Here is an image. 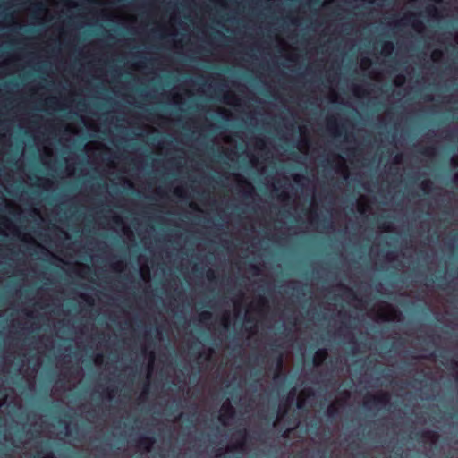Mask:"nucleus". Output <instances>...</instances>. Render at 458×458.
I'll return each instance as SVG.
<instances>
[{"label": "nucleus", "mask_w": 458, "mask_h": 458, "mask_svg": "<svg viewBox=\"0 0 458 458\" xmlns=\"http://www.w3.org/2000/svg\"><path fill=\"white\" fill-rule=\"evenodd\" d=\"M300 179H301V176H300V175H298V174H296V175L293 177V180H294V182H299V180H300Z\"/></svg>", "instance_id": "obj_33"}, {"label": "nucleus", "mask_w": 458, "mask_h": 458, "mask_svg": "<svg viewBox=\"0 0 458 458\" xmlns=\"http://www.w3.org/2000/svg\"><path fill=\"white\" fill-rule=\"evenodd\" d=\"M259 143H260L261 145H263V144H264L263 140H259Z\"/></svg>", "instance_id": "obj_47"}, {"label": "nucleus", "mask_w": 458, "mask_h": 458, "mask_svg": "<svg viewBox=\"0 0 458 458\" xmlns=\"http://www.w3.org/2000/svg\"><path fill=\"white\" fill-rule=\"evenodd\" d=\"M390 403V395L388 393H381L378 394H369L364 400V407L370 409L372 406H385Z\"/></svg>", "instance_id": "obj_1"}, {"label": "nucleus", "mask_w": 458, "mask_h": 458, "mask_svg": "<svg viewBox=\"0 0 458 458\" xmlns=\"http://www.w3.org/2000/svg\"><path fill=\"white\" fill-rule=\"evenodd\" d=\"M36 5H37V7H38V9L43 10V5H42V4H36Z\"/></svg>", "instance_id": "obj_40"}, {"label": "nucleus", "mask_w": 458, "mask_h": 458, "mask_svg": "<svg viewBox=\"0 0 458 458\" xmlns=\"http://www.w3.org/2000/svg\"><path fill=\"white\" fill-rule=\"evenodd\" d=\"M394 453H395V454H396V455L401 456V455H402V454H403V450H402V448H401V447H399V448H397V449L395 450V452H394Z\"/></svg>", "instance_id": "obj_30"}, {"label": "nucleus", "mask_w": 458, "mask_h": 458, "mask_svg": "<svg viewBox=\"0 0 458 458\" xmlns=\"http://www.w3.org/2000/svg\"><path fill=\"white\" fill-rule=\"evenodd\" d=\"M286 413V408L285 407H279V410H278V417L279 418H283Z\"/></svg>", "instance_id": "obj_21"}, {"label": "nucleus", "mask_w": 458, "mask_h": 458, "mask_svg": "<svg viewBox=\"0 0 458 458\" xmlns=\"http://www.w3.org/2000/svg\"><path fill=\"white\" fill-rule=\"evenodd\" d=\"M432 188V182L430 181H423L421 182V189L425 193H428Z\"/></svg>", "instance_id": "obj_15"}, {"label": "nucleus", "mask_w": 458, "mask_h": 458, "mask_svg": "<svg viewBox=\"0 0 458 458\" xmlns=\"http://www.w3.org/2000/svg\"><path fill=\"white\" fill-rule=\"evenodd\" d=\"M65 428H66V434L68 436H71L72 434V429L70 428L69 425L67 423H65Z\"/></svg>", "instance_id": "obj_26"}, {"label": "nucleus", "mask_w": 458, "mask_h": 458, "mask_svg": "<svg viewBox=\"0 0 458 458\" xmlns=\"http://www.w3.org/2000/svg\"><path fill=\"white\" fill-rule=\"evenodd\" d=\"M361 65H362V67H364V68L369 67V65H371V60H370V59H369V58H363V59L361 60Z\"/></svg>", "instance_id": "obj_20"}, {"label": "nucleus", "mask_w": 458, "mask_h": 458, "mask_svg": "<svg viewBox=\"0 0 458 458\" xmlns=\"http://www.w3.org/2000/svg\"><path fill=\"white\" fill-rule=\"evenodd\" d=\"M360 87H355V89H354V92H355V94H357V95H358V94L360 93Z\"/></svg>", "instance_id": "obj_34"}, {"label": "nucleus", "mask_w": 458, "mask_h": 458, "mask_svg": "<svg viewBox=\"0 0 458 458\" xmlns=\"http://www.w3.org/2000/svg\"><path fill=\"white\" fill-rule=\"evenodd\" d=\"M296 406H297L298 409L301 410L304 407V400L303 399H299L297 401Z\"/></svg>", "instance_id": "obj_24"}, {"label": "nucleus", "mask_w": 458, "mask_h": 458, "mask_svg": "<svg viewBox=\"0 0 458 458\" xmlns=\"http://www.w3.org/2000/svg\"><path fill=\"white\" fill-rule=\"evenodd\" d=\"M311 394H313L312 391H311V390H309V391H308V395L310 396V395H311Z\"/></svg>", "instance_id": "obj_46"}, {"label": "nucleus", "mask_w": 458, "mask_h": 458, "mask_svg": "<svg viewBox=\"0 0 458 458\" xmlns=\"http://www.w3.org/2000/svg\"><path fill=\"white\" fill-rule=\"evenodd\" d=\"M231 98H233V95H231V94H228V93H227V94H225V95L224 96V101H225V103H230V99H231Z\"/></svg>", "instance_id": "obj_25"}, {"label": "nucleus", "mask_w": 458, "mask_h": 458, "mask_svg": "<svg viewBox=\"0 0 458 458\" xmlns=\"http://www.w3.org/2000/svg\"><path fill=\"white\" fill-rule=\"evenodd\" d=\"M327 417L330 420L335 419L339 415V409L336 403H331L327 409Z\"/></svg>", "instance_id": "obj_7"}, {"label": "nucleus", "mask_w": 458, "mask_h": 458, "mask_svg": "<svg viewBox=\"0 0 458 458\" xmlns=\"http://www.w3.org/2000/svg\"><path fill=\"white\" fill-rule=\"evenodd\" d=\"M403 82V77H402L401 81L397 82V85H401Z\"/></svg>", "instance_id": "obj_44"}, {"label": "nucleus", "mask_w": 458, "mask_h": 458, "mask_svg": "<svg viewBox=\"0 0 458 458\" xmlns=\"http://www.w3.org/2000/svg\"><path fill=\"white\" fill-rule=\"evenodd\" d=\"M210 318H211V313L208 312V311H202L199 314V320L200 321H207V320H209Z\"/></svg>", "instance_id": "obj_16"}, {"label": "nucleus", "mask_w": 458, "mask_h": 458, "mask_svg": "<svg viewBox=\"0 0 458 458\" xmlns=\"http://www.w3.org/2000/svg\"><path fill=\"white\" fill-rule=\"evenodd\" d=\"M295 393H296V389L295 388H293L290 392H289V394H288V397H294L295 395Z\"/></svg>", "instance_id": "obj_29"}, {"label": "nucleus", "mask_w": 458, "mask_h": 458, "mask_svg": "<svg viewBox=\"0 0 458 458\" xmlns=\"http://www.w3.org/2000/svg\"><path fill=\"white\" fill-rule=\"evenodd\" d=\"M419 152L423 155V156H426V157H432L436 154V148L435 147H432V146H429V147H424V148H421Z\"/></svg>", "instance_id": "obj_10"}, {"label": "nucleus", "mask_w": 458, "mask_h": 458, "mask_svg": "<svg viewBox=\"0 0 458 458\" xmlns=\"http://www.w3.org/2000/svg\"><path fill=\"white\" fill-rule=\"evenodd\" d=\"M437 281H438L437 287L439 289L445 290L446 287L448 286V283L445 282V277L441 276L437 277Z\"/></svg>", "instance_id": "obj_13"}, {"label": "nucleus", "mask_w": 458, "mask_h": 458, "mask_svg": "<svg viewBox=\"0 0 458 458\" xmlns=\"http://www.w3.org/2000/svg\"><path fill=\"white\" fill-rule=\"evenodd\" d=\"M453 164L457 166L458 165V159L453 158Z\"/></svg>", "instance_id": "obj_36"}, {"label": "nucleus", "mask_w": 458, "mask_h": 458, "mask_svg": "<svg viewBox=\"0 0 458 458\" xmlns=\"http://www.w3.org/2000/svg\"><path fill=\"white\" fill-rule=\"evenodd\" d=\"M401 158H402V154H397L394 157V162L395 163H400L401 162Z\"/></svg>", "instance_id": "obj_27"}, {"label": "nucleus", "mask_w": 458, "mask_h": 458, "mask_svg": "<svg viewBox=\"0 0 458 458\" xmlns=\"http://www.w3.org/2000/svg\"><path fill=\"white\" fill-rule=\"evenodd\" d=\"M442 55H443V53L440 50H435L432 53V58H433L434 61L438 60Z\"/></svg>", "instance_id": "obj_18"}, {"label": "nucleus", "mask_w": 458, "mask_h": 458, "mask_svg": "<svg viewBox=\"0 0 458 458\" xmlns=\"http://www.w3.org/2000/svg\"><path fill=\"white\" fill-rule=\"evenodd\" d=\"M216 34H217V35L219 36V38H225V35H224L222 32L217 31V32H216Z\"/></svg>", "instance_id": "obj_35"}, {"label": "nucleus", "mask_w": 458, "mask_h": 458, "mask_svg": "<svg viewBox=\"0 0 458 458\" xmlns=\"http://www.w3.org/2000/svg\"><path fill=\"white\" fill-rule=\"evenodd\" d=\"M224 327H225V328H227V327H228V321H227V319L225 320V323L224 324Z\"/></svg>", "instance_id": "obj_43"}, {"label": "nucleus", "mask_w": 458, "mask_h": 458, "mask_svg": "<svg viewBox=\"0 0 458 458\" xmlns=\"http://www.w3.org/2000/svg\"><path fill=\"white\" fill-rule=\"evenodd\" d=\"M453 182L458 184V172L454 174Z\"/></svg>", "instance_id": "obj_28"}, {"label": "nucleus", "mask_w": 458, "mask_h": 458, "mask_svg": "<svg viewBox=\"0 0 458 458\" xmlns=\"http://www.w3.org/2000/svg\"><path fill=\"white\" fill-rule=\"evenodd\" d=\"M260 303H261V304H265V303H266V301H265L264 299H262V300L260 301Z\"/></svg>", "instance_id": "obj_48"}, {"label": "nucleus", "mask_w": 458, "mask_h": 458, "mask_svg": "<svg viewBox=\"0 0 458 458\" xmlns=\"http://www.w3.org/2000/svg\"><path fill=\"white\" fill-rule=\"evenodd\" d=\"M296 292H297V294L299 295L301 293H300V289H295Z\"/></svg>", "instance_id": "obj_52"}, {"label": "nucleus", "mask_w": 458, "mask_h": 458, "mask_svg": "<svg viewBox=\"0 0 458 458\" xmlns=\"http://www.w3.org/2000/svg\"><path fill=\"white\" fill-rule=\"evenodd\" d=\"M336 127L337 126H336V123H335V120H329L328 121V129L329 130H332V129L336 128Z\"/></svg>", "instance_id": "obj_23"}, {"label": "nucleus", "mask_w": 458, "mask_h": 458, "mask_svg": "<svg viewBox=\"0 0 458 458\" xmlns=\"http://www.w3.org/2000/svg\"><path fill=\"white\" fill-rule=\"evenodd\" d=\"M435 2H439L440 0H434Z\"/></svg>", "instance_id": "obj_54"}, {"label": "nucleus", "mask_w": 458, "mask_h": 458, "mask_svg": "<svg viewBox=\"0 0 458 458\" xmlns=\"http://www.w3.org/2000/svg\"><path fill=\"white\" fill-rule=\"evenodd\" d=\"M383 229H385L386 231H388L389 228L388 227H385V226H382Z\"/></svg>", "instance_id": "obj_50"}, {"label": "nucleus", "mask_w": 458, "mask_h": 458, "mask_svg": "<svg viewBox=\"0 0 458 458\" xmlns=\"http://www.w3.org/2000/svg\"><path fill=\"white\" fill-rule=\"evenodd\" d=\"M328 356L327 350L325 348L318 349L315 352L313 357V364L316 367L322 365V363L326 360Z\"/></svg>", "instance_id": "obj_4"}, {"label": "nucleus", "mask_w": 458, "mask_h": 458, "mask_svg": "<svg viewBox=\"0 0 458 458\" xmlns=\"http://www.w3.org/2000/svg\"><path fill=\"white\" fill-rule=\"evenodd\" d=\"M426 12L429 15V16H432V17H437L439 15V12L437 10V7L435 6H429L426 9Z\"/></svg>", "instance_id": "obj_14"}, {"label": "nucleus", "mask_w": 458, "mask_h": 458, "mask_svg": "<svg viewBox=\"0 0 458 458\" xmlns=\"http://www.w3.org/2000/svg\"><path fill=\"white\" fill-rule=\"evenodd\" d=\"M155 437L153 436H140L137 440V445L145 451H150L151 447L155 444Z\"/></svg>", "instance_id": "obj_3"}, {"label": "nucleus", "mask_w": 458, "mask_h": 458, "mask_svg": "<svg viewBox=\"0 0 458 458\" xmlns=\"http://www.w3.org/2000/svg\"><path fill=\"white\" fill-rule=\"evenodd\" d=\"M288 433H289V430L287 429V430L284 432V437H286V436L288 435Z\"/></svg>", "instance_id": "obj_49"}, {"label": "nucleus", "mask_w": 458, "mask_h": 458, "mask_svg": "<svg viewBox=\"0 0 458 458\" xmlns=\"http://www.w3.org/2000/svg\"><path fill=\"white\" fill-rule=\"evenodd\" d=\"M114 220L115 223H120L121 222V219L118 216H115L114 218Z\"/></svg>", "instance_id": "obj_37"}, {"label": "nucleus", "mask_w": 458, "mask_h": 458, "mask_svg": "<svg viewBox=\"0 0 458 458\" xmlns=\"http://www.w3.org/2000/svg\"><path fill=\"white\" fill-rule=\"evenodd\" d=\"M416 437L417 438L432 439V438H436L437 437V434L435 432H433V431L424 430V431L418 432L416 434Z\"/></svg>", "instance_id": "obj_9"}, {"label": "nucleus", "mask_w": 458, "mask_h": 458, "mask_svg": "<svg viewBox=\"0 0 458 458\" xmlns=\"http://www.w3.org/2000/svg\"><path fill=\"white\" fill-rule=\"evenodd\" d=\"M238 434L241 436V439L237 443V447L242 448L245 445L247 431L244 429L242 431H239Z\"/></svg>", "instance_id": "obj_11"}, {"label": "nucleus", "mask_w": 458, "mask_h": 458, "mask_svg": "<svg viewBox=\"0 0 458 458\" xmlns=\"http://www.w3.org/2000/svg\"><path fill=\"white\" fill-rule=\"evenodd\" d=\"M86 301H87V302H89V304H92V300H91V299H89V298L86 297Z\"/></svg>", "instance_id": "obj_39"}, {"label": "nucleus", "mask_w": 458, "mask_h": 458, "mask_svg": "<svg viewBox=\"0 0 458 458\" xmlns=\"http://www.w3.org/2000/svg\"><path fill=\"white\" fill-rule=\"evenodd\" d=\"M272 352H277V350H276V348H272Z\"/></svg>", "instance_id": "obj_51"}, {"label": "nucleus", "mask_w": 458, "mask_h": 458, "mask_svg": "<svg viewBox=\"0 0 458 458\" xmlns=\"http://www.w3.org/2000/svg\"><path fill=\"white\" fill-rule=\"evenodd\" d=\"M47 103H49V104H54V103H55V99H54V98H51V99H49V101H48Z\"/></svg>", "instance_id": "obj_41"}, {"label": "nucleus", "mask_w": 458, "mask_h": 458, "mask_svg": "<svg viewBox=\"0 0 458 458\" xmlns=\"http://www.w3.org/2000/svg\"><path fill=\"white\" fill-rule=\"evenodd\" d=\"M207 278H208V280H209V281H214V280H216V275H215V272H214V271H212V270H208V271L207 272Z\"/></svg>", "instance_id": "obj_19"}, {"label": "nucleus", "mask_w": 458, "mask_h": 458, "mask_svg": "<svg viewBox=\"0 0 458 458\" xmlns=\"http://www.w3.org/2000/svg\"><path fill=\"white\" fill-rule=\"evenodd\" d=\"M246 320H247L248 322L252 321V319H251L250 317H247V318H246Z\"/></svg>", "instance_id": "obj_45"}, {"label": "nucleus", "mask_w": 458, "mask_h": 458, "mask_svg": "<svg viewBox=\"0 0 458 458\" xmlns=\"http://www.w3.org/2000/svg\"><path fill=\"white\" fill-rule=\"evenodd\" d=\"M242 182L246 184V186L249 188V191H246V196L251 195L253 192V186L251 183L247 180H242Z\"/></svg>", "instance_id": "obj_17"}, {"label": "nucleus", "mask_w": 458, "mask_h": 458, "mask_svg": "<svg viewBox=\"0 0 458 458\" xmlns=\"http://www.w3.org/2000/svg\"><path fill=\"white\" fill-rule=\"evenodd\" d=\"M249 268H250V270H252L255 275H257L259 272V268L253 264H250Z\"/></svg>", "instance_id": "obj_22"}, {"label": "nucleus", "mask_w": 458, "mask_h": 458, "mask_svg": "<svg viewBox=\"0 0 458 458\" xmlns=\"http://www.w3.org/2000/svg\"><path fill=\"white\" fill-rule=\"evenodd\" d=\"M394 49V45L391 41H385L382 45V53L384 55H390Z\"/></svg>", "instance_id": "obj_8"}, {"label": "nucleus", "mask_w": 458, "mask_h": 458, "mask_svg": "<svg viewBox=\"0 0 458 458\" xmlns=\"http://www.w3.org/2000/svg\"><path fill=\"white\" fill-rule=\"evenodd\" d=\"M425 99L428 100V101H430V100H432V98L430 96H426Z\"/></svg>", "instance_id": "obj_38"}, {"label": "nucleus", "mask_w": 458, "mask_h": 458, "mask_svg": "<svg viewBox=\"0 0 458 458\" xmlns=\"http://www.w3.org/2000/svg\"><path fill=\"white\" fill-rule=\"evenodd\" d=\"M34 458H55L53 452L50 449V444L46 442L44 446L37 451Z\"/></svg>", "instance_id": "obj_5"}, {"label": "nucleus", "mask_w": 458, "mask_h": 458, "mask_svg": "<svg viewBox=\"0 0 458 458\" xmlns=\"http://www.w3.org/2000/svg\"><path fill=\"white\" fill-rule=\"evenodd\" d=\"M280 197H281V199H287V198H288V194H287V193H285V192H282V193H281V195H280Z\"/></svg>", "instance_id": "obj_32"}, {"label": "nucleus", "mask_w": 458, "mask_h": 458, "mask_svg": "<svg viewBox=\"0 0 458 458\" xmlns=\"http://www.w3.org/2000/svg\"><path fill=\"white\" fill-rule=\"evenodd\" d=\"M148 385L147 384V385L145 386V387H144V393H146V392L148 391Z\"/></svg>", "instance_id": "obj_42"}, {"label": "nucleus", "mask_w": 458, "mask_h": 458, "mask_svg": "<svg viewBox=\"0 0 458 458\" xmlns=\"http://www.w3.org/2000/svg\"><path fill=\"white\" fill-rule=\"evenodd\" d=\"M415 17H416V15H415V14H413V13H411V14L408 16V18H409V19H411V18H412V23H411V24H412V27H413L415 30H418V29L422 28V26H423L422 22H421L420 20L415 19Z\"/></svg>", "instance_id": "obj_12"}, {"label": "nucleus", "mask_w": 458, "mask_h": 458, "mask_svg": "<svg viewBox=\"0 0 458 458\" xmlns=\"http://www.w3.org/2000/svg\"><path fill=\"white\" fill-rule=\"evenodd\" d=\"M283 365H284V358H283V355L281 353H279L277 358H276V372H275V375H274V379H277L281 376L282 369H283Z\"/></svg>", "instance_id": "obj_6"}, {"label": "nucleus", "mask_w": 458, "mask_h": 458, "mask_svg": "<svg viewBox=\"0 0 458 458\" xmlns=\"http://www.w3.org/2000/svg\"><path fill=\"white\" fill-rule=\"evenodd\" d=\"M235 415V410L230 403H225L222 405V413L219 416V420L222 424L226 425L228 419L233 418Z\"/></svg>", "instance_id": "obj_2"}, {"label": "nucleus", "mask_w": 458, "mask_h": 458, "mask_svg": "<svg viewBox=\"0 0 458 458\" xmlns=\"http://www.w3.org/2000/svg\"><path fill=\"white\" fill-rule=\"evenodd\" d=\"M454 364L458 367V361H454Z\"/></svg>", "instance_id": "obj_53"}, {"label": "nucleus", "mask_w": 458, "mask_h": 458, "mask_svg": "<svg viewBox=\"0 0 458 458\" xmlns=\"http://www.w3.org/2000/svg\"><path fill=\"white\" fill-rule=\"evenodd\" d=\"M174 193H175L177 196H179V197H182V190H180V189H176V190L174 191Z\"/></svg>", "instance_id": "obj_31"}]
</instances>
